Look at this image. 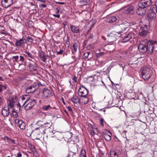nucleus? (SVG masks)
I'll return each mask as SVG.
<instances>
[{"instance_id":"f257e3e1","label":"nucleus","mask_w":157,"mask_h":157,"mask_svg":"<svg viewBox=\"0 0 157 157\" xmlns=\"http://www.w3.org/2000/svg\"><path fill=\"white\" fill-rule=\"evenodd\" d=\"M139 51L142 53L147 52L152 54L154 51H157V41L147 40L141 41L138 46Z\"/></svg>"},{"instance_id":"f03ea898","label":"nucleus","mask_w":157,"mask_h":157,"mask_svg":"<svg viewBox=\"0 0 157 157\" xmlns=\"http://www.w3.org/2000/svg\"><path fill=\"white\" fill-rule=\"evenodd\" d=\"M28 82H27L25 85L26 88L25 90L27 94H30L33 93L39 87V84L38 83H34L33 84L30 86H28Z\"/></svg>"},{"instance_id":"7ed1b4c3","label":"nucleus","mask_w":157,"mask_h":157,"mask_svg":"<svg viewBox=\"0 0 157 157\" xmlns=\"http://www.w3.org/2000/svg\"><path fill=\"white\" fill-rule=\"evenodd\" d=\"M141 73L143 78L144 80H147L151 76L152 71L150 68L144 67L142 69Z\"/></svg>"},{"instance_id":"20e7f679","label":"nucleus","mask_w":157,"mask_h":157,"mask_svg":"<svg viewBox=\"0 0 157 157\" xmlns=\"http://www.w3.org/2000/svg\"><path fill=\"white\" fill-rule=\"evenodd\" d=\"M88 92V90L84 86H82V88L80 87L78 89V95L80 97H84L85 100L84 104L87 103L88 101V99L86 97Z\"/></svg>"},{"instance_id":"39448f33","label":"nucleus","mask_w":157,"mask_h":157,"mask_svg":"<svg viewBox=\"0 0 157 157\" xmlns=\"http://www.w3.org/2000/svg\"><path fill=\"white\" fill-rule=\"evenodd\" d=\"M48 124L49 123L48 122L44 123L41 121H39L36 122V125L39 126V127L36 128L34 130H37L40 128V127H41L45 128V129L44 131V133L48 132V130L49 128V127L48 126Z\"/></svg>"},{"instance_id":"423d86ee","label":"nucleus","mask_w":157,"mask_h":157,"mask_svg":"<svg viewBox=\"0 0 157 157\" xmlns=\"http://www.w3.org/2000/svg\"><path fill=\"white\" fill-rule=\"evenodd\" d=\"M27 103V104L25 106V110H28L36 104V100L35 99H28L24 102L23 105H24Z\"/></svg>"},{"instance_id":"0eeeda50","label":"nucleus","mask_w":157,"mask_h":157,"mask_svg":"<svg viewBox=\"0 0 157 157\" xmlns=\"http://www.w3.org/2000/svg\"><path fill=\"white\" fill-rule=\"evenodd\" d=\"M127 28H124V29L123 30L119 32H115L114 34L113 33H111L108 35L109 37L108 39L110 40V42H111L116 40V37L114 36L117 35L118 36H120L121 35V33L124 32V31L126 30Z\"/></svg>"},{"instance_id":"6e6552de","label":"nucleus","mask_w":157,"mask_h":157,"mask_svg":"<svg viewBox=\"0 0 157 157\" xmlns=\"http://www.w3.org/2000/svg\"><path fill=\"white\" fill-rule=\"evenodd\" d=\"M147 17L149 20L154 19L156 18V12L151 6L148 11Z\"/></svg>"},{"instance_id":"1a4fd4ad","label":"nucleus","mask_w":157,"mask_h":157,"mask_svg":"<svg viewBox=\"0 0 157 157\" xmlns=\"http://www.w3.org/2000/svg\"><path fill=\"white\" fill-rule=\"evenodd\" d=\"M140 6L143 7L144 8L151 5L152 4L151 0H141L138 3Z\"/></svg>"},{"instance_id":"9d476101","label":"nucleus","mask_w":157,"mask_h":157,"mask_svg":"<svg viewBox=\"0 0 157 157\" xmlns=\"http://www.w3.org/2000/svg\"><path fill=\"white\" fill-rule=\"evenodd\" d=\"M15 122L17 126L20 128L21 129H24L25 128V123L21 120L19 119L15 120Z\"/></svg>"},{"instance_id":"9b49d317","label":"nucleus","mask_w":157,"mask_h":157,"mask_svg":"<svg viewBox=\"0 0 157 157\" xmlns=\"http://www.w3.org/2000/svg\"><path fill=\"white\" fill-rule=\"evenodd\" d=\"M13 3V0H4L2 1V4L3 7L7 8L11 6Z\"/></svg>"},{"instance_id":"f8f14e48","label":"nucleus","mask_w":157,"mask_h":157,"mask_svg":"<svg viewBox=\"0 0 157 157\" xmlns=\"http://www.w3.org/2000/svg\"><path fill=\"white\" fill-rule=\"evenodd\" d=\"M138 7L136 10L137 14L140 15H142L146 12V8H144L143 7L140 6L138 4Z\"/></svg>"},{"instance_id":"ddd939ff","label":"nucleus","mask_w":157,"mask_h":157,"mask_svg":"<svg viewBox=\"0 0 157 157\" xmlns=\"http://www.w3.org/2000/svg\"><path fill=\"white\" fill-rule=\"evenodd\" d=\"M148 33V31L145 28L143 27H141L140 29H139V34L140 36H145Z\"/></svg>"},{"instance_id":"4468645a","label":"nucleus","mask_w":157,"mask_h":157,"mask_svg":"<svg viewBox=\"0 0 157 157\" xmlns=\"http://www.w3.org/2000/svg\"><path fill=\"white\" fill-rule=\"evenodd\" d=\"M49 96V90L46 88H44L42 90V96L44 99L48 98Z\"/></svg>"},{"instance_id":"2eb2a0df","label":"nucleus","mask_w":157,"mask_h":157,"mask_svg":"<svg viewBox=\"0 0 157 157\" xmlns=\"http://www.w3.org/2000/svg\"><path fill=\"white\" fill-rule=\"evenodd\" d=\"M72 148L75 149V151L72 150L73 151H71L70 152L69 154L68 155V157H74V156H76L78 153V149L76 146H74Z\"/></svg>"},{"instance_id":"dca6fc26","label":"nucleus","mask_w":157,"mask_h":157,"mask_svg":"<svg viewBox=\"0 0 157 157\" xmlns=\"http://www.w3.org/2000/svg\"><path fill=\"white\" fill-rule=\"evenodd\" d=\"M26 42L25 39H20L19 40H17L15 42V45L17 47H20L22 46Z\"/></svg>"},{"instance_id":"f3484780","label":"nucleus","mask_w":157,"mask_h":157,"mask_svg":"<svg viewBox=\"0 0 157 157\" xmlns=\"http://www.w3.org/2000/svg\"><path fill=\"white\" fill-rule=\"evenodd\" d=\"M9 108L4 107L2 110V114L4 117H7L9 116L10 112Z\"/></svg>"},{"instance_id":"a211bd4d","label":"nucleus","mask_w":157,"mask_h":157,"mask_svg":"<svg viewBox=\"0 0 157 157\" xmlns=\"http://www.w3.org/2000/svg\"><path fill=\"white\" fill-rule=\"evenodd\" d=\"M37 65L34 62H30L29 64V70L32 71H36L37 69Z\"/></svg>"},{"instance_id":"6ab92c4d","label":"nucleus","mask_w":157,"mask_h":157,"mask_svg":"<svg viewBox=\"0 0 157 157\" xmlns=\"http://www.w3.org/2000/svg\"><path fill=\"white\" fill-rule=\"evenodd\" d=\"M70 28L71 31L74 33H78L80 32L79 28L78 26H76L73 25H70Z\"/></svg>"},{"instance_id":"aec40b11","label":"nucleus","mask_w":157,"mask_h":157,"mask_svg":"<svg viewBox=\"0 0 157 157\" xmlns=\"http://www.w3.org/2000/svg\"><path fill=\"white\" fill-rule=\"evenodd\" d=\"M133 35L132 33H129L123 39L122 42L124 43L128 41L132 37Z\"/></svg>"},{"instance_id":"412c9836","label":"nucleus","mask_w":157,"mask_h":157,"mask_svg":"<svg viewBox=\"0 0 157 157\" xmlns=\"http://www.w3.org/2000/svg\"><path fill=\"white\" fill-rule=\"evenodd\" d=\"M8 102L9 104L8 106L7 107L9 108L10 109L14 106V104L15 102L13 99L12 98L9 100Z\"/></svg>"},{"instance_id":"4be33fe9","label":"nucleus","mask_w":157,"mask_h":157,"mask_svg":"<svg viewBox=\"0 0 157 157\" xmlns=\"http://www.w3.org/2000/svg\"><path fill=\"white\" fill-rule=\"evenodd\" d=\"M71 100L72 101L75 103H78L80 101L78 97L75 95H74L73 96Z\"/></svg>"},{"instance_id":"5701e85b","label":"nucleus","mask_w":157,"mask_h":157,"mask_svg":"<svg viewBox=\"0 0 157 157\" xmlns=\"http://www.w3.org/2000/svg\"><path fill=\"white\" fill-rule=\"evenodd\" d=\"M117 19L116 17L115 16H112L109 17L107 19V21L109 23H113L117 20Z\"/></svg>"},{"instance_id":"b1692460","label":"nucleus","mask_w":157,"mask_h":157,"mask_svg":"<svg viewBox=\"0 0 157 157\" xmlns=\"http://www.w3.org/2000/svg\"><path fill=\"white\" fill-rule=\"evenodd\" d=\"M133 7L132 6H131L128 7L127 9V12L128 13L132 14L134 13Z\"/></svg>"},{"instance_id":"393cba45","label":"nucleus","mask_w":157,"mask_h":157,"mask_svg":"<svg viewBox=\"0 0 157 157\" xmlns=\"http://www.w3.org/2000/svg\"><path fill=\"white\" fill-rule=\"evenodd\" d=\"M79 157H87L86 151L85 149H82L79 154Z\"/></svg>"},{"instance_id":"a878e982","label":"nucleus","mask_w":157,"mask_h":157,"mask_svg":"<svg viewBox=\"0 0 157 157\" xmlns=\"http://www.w3.org/2000/svg\"><path fill=\"white\" fill-rule=\"evenodd\" d=\"M40 56L41 58H42V60L43 62H46V61L47 59V58H46V56H44V52H42L40 54Z\"/></svg>"},{"instance_id":"bb28decb","label":"nucleus","mask_w":157,"mask_h":157,"mask_svg":"<svg viewBox=\"0 0 157 157\" xmlns=\"http://www.w3.org/2000/svg\"><path fill=\"white\" fill-rule=\"evenodd\" d=\"M5 139L6 140H7V142H8L9 144L15 143L14 140L11 139L7 136H6Z\"/></svg>"},{"instance_id":"cd10ccee","label":"nucleus","mask_w":157,"mask_h":157,"mask_svg":"<svg viewBox=\"0 0 157 157\" xmlns=\"http://www.w3.org/2000/svg\"><path fill=\"white\" fill-rule=\"evenodd\" d=\"M103 137L105 140L107 141H109L111 140V137L110 136L106 134L103 136Z\"/></svg>"},{"instance_id":"c85d7f7f","label":"nucleus","mask_w":157,"mask_h":157,"mask_svg":"<svg viewBox=\"0 0 157 157\" xmlns=\"http://www.w3.org/2000/svg\"><path fill=\"white\" fill-rule=\"evenodd\" d=\"M6 88L7 87L6 86L0 84V94H2V91L5 90Z\"/></svg>"},{"instance_id":"c756f323","label":"nucleus","mask_w":157,"mask_h":157,"mask_svg":"<svg viewBox=\"0 0 157 157\" xmlns=\"http://www.w3.org/2000/svg\"><path fill=\"white\" fill-rule=\"evenodd\" d=\"M90 0H81V3L83 5H86L89 4L90 2Z\"/></svg>"},{"instance_id":"7c9ffc66","label":"nucleus","mask_w":157,"mask_h":157,"mask_svg":"<svg viewBox=\"0 0 157 157\" xmlns=\"http://www.w3.org/2000/svg\"><path fill=\"white\" fill-rule=\"evenodd\" d=\"M72 47L74 48V53L77 52V50L78 48V44L77 43H74L72 45Z\"/></svg>"},{"instance_id":"2f4dec72","label":"nucleus","mask_w":157,"mask_h":157,"mask_svg":"<svg viewBox=\"0 0 157 157\" xmlns=\"http://www.w3.org/2000/svg\"><path fill=\"white\" fill-rule=\"evenodd\" d=\"M111 157H118L117 153L115 151H113L110 153Z\"/></svg>"},{"instance_id":"473e14b6","label":"nucleus","mask_w":157,"mask_h":157,"mask_svg":"<svg viewBox=\"0 0 157 157\" xmlns=\"http://www.w3.org/2000/svg\"><path fill=\"white\" fill-rule=\"evenodd\" d=\"M25 52L26 54V55L27 56L29 57L31 59H33V56L29 52L27 51H25Z\"/></svg>"},{"instance_id":"72a5a7b5","label":"nucleus","mask_w":157,"mask_h":157,"mask_svg":"<svg viewBox=\"0 0 157 157\" xmlns=\"http://www.w3.org/2000/svg\"><path fill=\"white\" fill-rule=\"evenodd\" d=\"M104 55V52H100L96 54V57L97 58H99L101 56H102Z\"/></svg>"},{"instance_id":"f704fd0d","label":"nucleus","mask_w":157,"mask_h":157,"mask_svg":"<svg viewBox=\"0 0 157 157\" xmlns=\"http://www.w3.org/2000/svg\"><path fill=\"white\" fill-rule=\"evenodd\" d=\"M27 41L30 42H32L33 41V39L31 37L28 36L27 38Z\"/></svg>"},{"instance_id":"c9c22d12","label":"nucleus","mask_w":157,"mask_h":157,"mask_svg":"<svg viewBox=\"0 0 157 157\" xmlns=\"http://www.w3.org/2000/svg\"><path fill=\"white\" fill-rule=\"evenodd\" d=\"M131 95L132 96H132H131V98L132 99H135L136 100V99H137L139 98L138 97H136V96H135V93H132L131 94Z\"/></svg>"},{"instance_id":"e433bc0d","label":"nucleus","mask_w":157,"mask_h":157,"mask_svg":"<svg viewBox=\"0 0 157 157\" xmlns=\"http://www.w3.org/2000/svg\"><path fill=\"white\" fill-rule=\"evenodd\" d=\"M49 108V105H44L43 106V109L44 110L46 111L48 110Z\"/></svg>"},{"instance_id":"4c0bfd02","label":"nucleus","mask_w":157,"mask_h":157,"mask_svg":"<svg viewBox=\"0 0 157 157\" xmlns=\"http://www.w3.org/2000/svg\"><path fill=\"white\" fill-rule=\"evenodd\" d=\"M12 114L13 116L14 117H17L18 116V114L17 112L13 110L12 111Z\"/></svg>"},{"instance_id":"58836bf2","label":"nucleus","mask_w":157,"mask_h":157,"mask_svg":"<svg viewBox=\"0 0 157 157\" xmlns=\"http://www.w3.org/2000/svg\"><path fill=\"white\" fill-rule=\"evenodd\" d=\"M29 147H30L31 151L32 152H34L36 150L34 146H33L31 144L30 146L29 145Z\"/></svg>"},{"instance_id":"ea45409f","label":"nucleus","mask_w":157,"mask_h":157,"mask_svg":"<svg viewBox=\"0 0 157 157\" xmlns=\"http://www.w3.org/2000/svg\"><path fill=\"white\" fill-rule=\"evenodd\" d=\"M63 49H61L59 51H56V53L57 55L62 54H63Z\"/></svg>"},{"instance_id":"a19ab883","label":"nucleus","mask_w":157,"mask_h":157,"mask_svg":"<svg viewBox=\"0 0 157 157\" xmlns=\"http://www.w3.org/2000/svg\"><path fill=\"white\" fill-rule=\"evenodd\" d=\"M89 54H90V52H86L85 53H84V57L86 58H88V57L89 55Z\"/></svg>"},{"instance_id":"79ce46f5","label":"nucleus","mask_w":157,"mask_h":157,"mask_svg":"<svg viewBox=\"0 0 157 157\" xmlns=\"http://www.w3.org/2000/svg\"><path fill=\"white\" fill-rule=\"evenodd\" d=\"M104 119L102 118H101L100 119V123L101 125L102 126H104Z\"/></svg>"},{"instance_id":"37998d69","label":"nucleus","mask_w":157,"mask_h":157,"mask_svg":"<svg viewBox=\"0 0 157 157\" xmlns=\"http://www.w3.org/2000/svg\"><path fill=\"white\" fill-rule=\"evenodd\" d=\"M24 60V57L22 56H20V61L23 62Z\"/></svg>"},{"instance_id":"c03bdc74","label":"nucleus","mask_w":157,"mask_h":157,"mask_svg":"<svg viewBox=\"0 0 157 157\" xmlns=\"http://www.w3.org/2000/svg\"><path fill=\"white\" fill-rule=\"evenodd\" d=\"M13 59H15V60L16 61H17V59H18L19 58V56H13Z\"/></svg>"},{"instance_id":"a18cd8bd","label":"nucleus","mask_w":157,"mask_h":157,"mask_svg":"<svg viewBox=\"0 0 157 157\" xmlns=\"http://www.w3.org/2000/svg\"><path fill=\"white\" fill-rule=\"evenodd\" d=\"M77 77L75 75L72 78V80L75 82H77Z\"/></svg>"},{"instance_id":"49530a36","label":"nucleus","mask_w":157,"mask_h":157,"mask_svg":"<svg viewBox=\"0 0 157 157\" xmlns=\"http://www.w3.org/2000/svg\"><path fill=\"white\" fill-rule=\"evenodd\" d=\"M67 108L68 109L69 111L70 112H71L73 113V110L71 108V107L70 106H68L67 107Z\"/></svg>"},{"instance_id":"de8ad7c7","label":"nucleus","mask_w":157,"mask_h":157,"mask_svg":"<svg viewBox=\"0 0 157 157\" xmlns=\"http://www.w3.org/2000/svg\"><path fill=\"white\" fill-rule=\"evenodd\" d=\"M22 156V154L21 152H18L17 153V157H21Z\"/></svg>"},{"instance_id":"09e8293b","label":"nucleus","mask_w":157,"mask_h":157,"mask_svg":"<svg viewBox=\"0 0 157 157\" xmlns=\"http://www.w3.org/2000/svg\"><path fill=\"white\" fill-rule=\"evenodd\" d=\"M56 132L55 131H52V132H50V135H51L52 134H55Z\"/></svg>"},{"instance_id":"8fccbe9b","label":"nucleus","mask_w":157,"mask_h":157,"mask_svg":"<svg viewBox=\"0 0 157 157\" xmlns=\"http://www.w3.org/2000/svg\"><path fill=\"white\" fill-rule=\"evenodd\" d=\"M3 101V99L2 97L0 96V105L2 104V103Z\"/></svg>"},{"instance_id":"3c124183","label":"nucleus","mask_w":157,"mask_h":157,"mask_svg":"<svg viewBox=\"0 0 157 157\" xmlns=\"http://www.w3.org/2000/svg\"><path fill=\"white\" fill-rule=\"evenodd\" d=\"M94 38V36H93V34H90V35L89 37V39H93Z\"/></svg>"},{"instance_id":"603ef678","label":"nucleus","mask_w":157,"mask_h":157,"mask_svg":"<svg viewBox=\"0 0 157 157\" xmlns=\"http://www.w3.org/2000/svg\"><path fill=\"white\" fill-rule=\"evenodd\" d=\"M53 15L56 17H58V18H59V17H60V15L59 14H57V15H56V14H54Z\"/></svg>"},{"instance_id":"864d4df0","label":"nucleus","mask_w":157,"mask_h":157,"mask_svg":"<svg viewBox=\"0 0 157 157\" xmlns=\"http://www.w3.org/2000/svg\"><path fill=\"white\" fill-rule=\"evenodd\" d=\"M56 3H58V4H62V5L64 4H65V3L64 2H56Z\"/></svg>"},{"instance_id":"5fc2aeb1","label":"nucleus","mask_w":157,"mask_h":157,"mask_svg":"<svg viewBox=\"0 0 157 157\" xmlns=\"http://www.w3.org/2000/svg\"><path fill=\"white\" fill-rule=\"evenodd\" d=\"M59 7H57L56 8V13H58L59 12Z\"/></svg>"},{"instance_id":"6e6d98bb","label":"nucleus","mask_w":157,"mask_h":157,"mask_svg":"<svg viewBox=\"0 0 157 157\" xmlns=\"http://www.w3.org/2000/svg\"><path fill=\"white\" fill-rule=\"evenodd\" d=\"M41 6H42L43 7H45L46 6V5L44 4H42L41 5Z\"/></svg>"},{"instance_id":"4d7b16f0","label":"nucleus","mask_w":157,"mask_h":157,"mask_svg":"<svg viewBox=\"0 0 157 157\" xmlns=\"http://www.w3.org/2000/svg\"><path fill=\"white\" fill-rule=\"evenodd\" d=\"M4 78L2 77H0V80L4 81Z\"/></svg>"},{"instance_id":"13d9d810","label":"nucleus","mask_w":157,"mask_h":157,"mask_svg":"<svg viewBox=\"0 0 157 157\" xmlns=\"http://www.w3.org/2000/svg\"><path fill=\"white\" fill-rule=\"evenodd\" d=\"M52 138H53V137H54L55 138V140H58V139H57V138L56 137V136L55 135L54 136H51Z\"/></svg>"},{"instance_id":"bf43d9fd","label":"nucleus","mask_w":157,"mask_h":157,"mask_svg":"<svg viewBox=\"0 0 157 157\" xmlns=\"http://www.w3.org/2000/svg\"><path fill=\"white\" fill-rule=\"evenodd\" d=\"M94 131H92L91 132V134L92 135H94Z\"/></svg>"},{"instance_id":"052dcab7","label":"nucleus","mask_w":157,"mask_h":157,"mask_svg":"<svg viewBox=\"0 0 157 157\" xmlns=\"http://www.w3.org/2000/svg\"><path fill=\"white\" fill-rule=\"evenodd\" d=\"M1 34H6V32H1Z\"/></svg>"},{"instance_id":"680f3d73","label":"nucleus","mask_w":157,"mask_h":157,"mask_svg":"<svg viewBox=\"0 0 157 157\" xmlns=\"http://www.w3.org/2000/svg\"><path fill=\"white\" fill-rule=\"evenodd\" d=\"M62 101L63 102V103L64 104H65V103L64 99L62 98Z\"/></svg>"},{"instance_id":"e2e57ef3","label":"nucleus","mask_w":157,"mask_h":157,"mask_svg":"<svg viewBox=\"0 0 157 157\" xmlns=\"http://www.w3.org/2000/svg\"><path fill=\"white\" fill-rule=\"evenodd\" d=\"M102 110H103V111L104 112H105V109H100V110L101 111Z\"/></svg>"},{"instance_id":"0e129e2a","label":"nucleus","mask_w":157,"mask_h":157,"mask_svg":"<svg viewBox=\"0 0 157 157\" xmlns=\"http://www.w3.org/2000/svg\"><path fill=\"white\" fill-rule=\"evenodd\" d=\"M32 59H33V60H34V59L33 58V59H31H31H29V60H30V61H31L32 62H34L33 61V60H32Z\"/></svg>"},{"instance_id":"69168bd1","label":"nucleus","mask_w":157,"mask_h":157,"mask_svg":"<svg viewBox=\"0 0 157 157\" xmlns=\"http://www.w3.org/2000/svg\"><path fill=\"white\" fill-rule=\"evenodd\" d=\"M92 25L90 28L89 30H88V32L90 31L91 29V28L92 27Z\"/></svg>"},{"instance_id":"338daca9","label":"nucleus","mask_w":157,"mask_h":157,"mask_svg":"<svg viewBox=\"0 0 157 157\" xmlns=\"http://www.w3.org/2000/svg\"><path fill=\"white\" fill-rule=\"evenodd\" d=\"M74 146H72V148H71V151H72V150H73V151H75V149H74L73 148H72V147H73Z\"/></svg>"},{"instance_id":"774afa93","label":"nucleus","mask_w":157,"mask_h":157,"mask_svg":"<svg viewBox=\"0 0 157 157\" xmlns=\"http://www.w3.org/2000/svg\"><path fill=\"white\" fill-rule=\"evenodd\" d=\"M65 111V113H66V114L67 115V112L66 111H65H65Z\"/></svg>"}]
</instances>
